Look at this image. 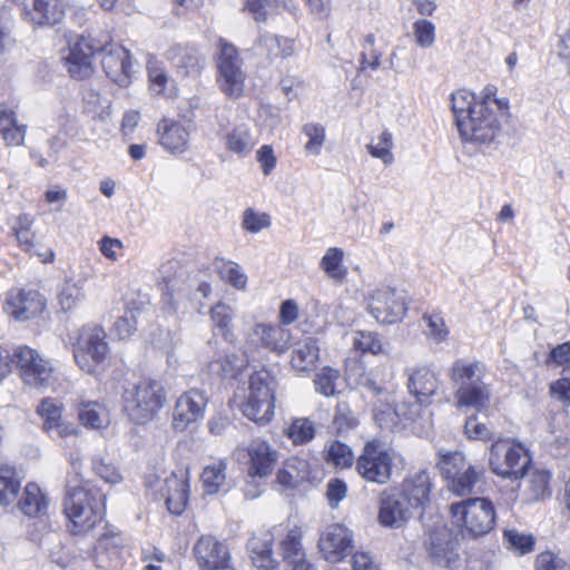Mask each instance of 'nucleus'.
<instances>
[{"instance_id":"nucleus-1","label":"nucleus","mask_w":570,"mask_h":570,"mask_svg":"<svg viewBox=\"0 0 570 570\" xmlns=\"http://www.w3.org/2000/svg\"><path fill=\"white\" fill-rule=\"evenodd\" d=\"M451 108L463 141L488 145L499 135L501 119L500 107L494 101L476 102L475 96L461 89L452 94Z\"/></svg>"},{"instance_id":"nucleus-2","label":"nucleus","mask_w":570,"mask_h":570,"mask_svg":"<svg viewBox=\"0 0 570 570\" xmlns=\"http://www.w3.org/2000/svg\"><path fill=\"white\" fill-rule=\"evenodd\" d=\"M489 374L485 363L466 357L456 358L449 368V379L455 386V406L482 411L489 407L492 385L487 382Z\"/></svg>"},{"instance_id":"nucleus-3","label":"nucleus","mask_w":570,"mask_h":570,"mask_svg":"<svg viewBox=\"0 0 570 570\" xmlns=\"http://www.w3.org/2000/svg\"><path fill=\"white\" fill-rule=\"evenodd\" d=\"M158 284L163 291V302L170 311L177 313L187 308V303L208 298L212 286L206 281L190 277L187 269L176 259L164 263L158 269Z\"/></svg>"},{"instance_id":"nucleus-4","label":"nucleus","mask_w":570,"mask_h":570,"mask_svg":"<svg viewBox=\"0 0 570 570\" xmlns=\"http://www.w3.org/2000/svg\"><path fill=\"white\" fill-rule=\"evenodd\" d=\"M106 495L92 485L71 487L68 481V492L63 510L71 522L73 534H86L102 520Z\"/></svg>"},{"instance_id":"nucleus-5","label":"nucleus","mask_w":570,"mask_h":570,"mask_svg":"<svg viewBox=\"0 0 570 570\" xmlns=\"http://www.w3.org/2000/svg\"><path fill=\"white\" fill-rule=\"evenodd\" d=\"M124 410L136 424H146L157 417L167 403V392L161 382L142 377L124 392Z\"/></svg>"},{"instance_id":"nucleus-6","label":"nucleus","mask_w":570,"mask_h":570,"mask_svg":"<svg viewBox=\"0 0 570 570\" xmlns=\"http://www.w3.org/2000/svg\"><path fill=\"white\" fill-rule=\"evenodd\" d=\"M275 387L276 381L267 370L253 373L240 404L244 416L258 424L268 423L274 415Z\"/></svg>"},{"instance_id":"nucleus-7","label":"nucleus","mask_w":570,"mask_h":570,"mask_svg":"<svg viewBox=\"0 0 570 570\" xmlns=\"http://www.w3.org/2000/svg\"><path fill=\"white\" fill-rule=\"evenodd\" d=\"M13 364L22 383L33 390L45 391L57 381L56 368L50 358L27 345L17 346L12 353Z\"/></svg>"},{"instance_id":"nucleus-8","label":"nucleus","mask_w":570,"mask_h":570,"mask_svg":"<svg viewBox=\"0 0 570 570\" xmlns=\"http://www.w3.org/2000/svg\"><path fill=\"white\" fill-rule=\"evenodd\" d=\"M489 468L503 479L519 480L531 463L528 450L511 439H499L489 448Z\"/></svg>"},{"instance_id":"nucleus-9","label":"nucleus","mask_w":570,"mask_h":570,"mask_svg":"<svg viewBox=\"0 0 570 570\" xmlns=\"http://www.w3.org/2000/svg\"><path fill=\"white\" fill-rule=\"evenodd\" d=\"M454 523L468 534L480 537L493 529L495 511L492 502L484 498L463 500L451 505Z\"/></svg>"},{"instance_id":"nucleus-10","label":"nucleus","mask_w":570,"mask_h":570,"mask_svg":"<svg viewBox=\"0 0 570 570\" xmlns=\"http://www.w3.org/2000/svg\"><path fill=\"white\" fill-rule=\"evenodd\" d=\"M244 348L253 357L262 351L284 354L292 345L291 331L278 324L255 322L244 330Z\"/></svg>"},{"instance_id":"nucleus-11","label":"nucleus","mask_w":570,"mask_h":570,"mask_svg":"<svg viewBox=\"0 0 570 570\" xmlns=\"http://www.w3.org/2000/svg\"><path fill=\"white\" fill-rule=\"evenodd\" d=\"M108 353L106 333L98 325L82 326L73 343V356L79 367L89 374L104 362Z\"/></svg>"},{"instance_id":"nucleus-12","label":"nucleus","mask_w":570,"mask_h":570,"mask_svg":"<svg viewBox=\"0 0 570 570\" xmlns=\"http://www.w3.org/2000/svg\"><path fill=\"white\" fill-rule=\"evenodd\" d=\"M393 455L385 450L379 441H368L362 453L356 459L355 470L357 474L370 483L384 485L392 476Z\"/></svg>"},{"instance_id":"nucleus-13","label":"nucleus","mask_w":570,"mask_h":570,"mask_svg":"<svg viewBox=\"0 0 570 570\" xmlns=\"http://www.w3.org/2000/svg\"><path fill=\"white\" fill-rule=\"evenodd\" d=\"M246 73L237 49L227 42L220 43L217 58V83L229 98H239L244 92Z\"/></svg>"},{"instance_id":"nucleus-14","label":"nucleus","mask_w":570,"mask_h":570,"mask_svg":"<svg viewBox=\"0 0 570 570\" xmlns=\"http://www.w3.org/2000/svg\"><path fill=\"white\" fill-rule=\"evenodd\" d=\"M193 553L200 570H234L228 547L214 535L198 538Z\"/></svg>"},{"instance_id":"nucleus-15","label":"nucleus","mask_w":570,"mask_h":570,"mask_svg":"<svg viewBox=\"0 0 570 570\" xmlns=\"http://www.w3.org/2000/svg\"><path fill=\"white\" fill-rule=\"evenodd\" d=\"M370 314L380 323L393 324L406 313V303L402 294L390 288L377 289L367 298Z\"/></svg>"},{"instance_id":"nucleus-16","label":"nucleus","mask_w":570,"mask_h":570,"mask_svg":"<svg viewBox=\"0 0 570 570\" xmlns=\"http://www.w3.org/2000/svg\"><path fill=\"white\" fill-rule=\"evenodd\" d=\"M413 508L396 488L385 489L380 497L379 522L386 528H401L412 517Z\"/></svg>"},{"instance_id":"nucleus-17","label":"nucleus","mask_w":570,"mask_h":570,"mask_svg":"<svg viewBox=\"0 0 570 570\" xmlns=\"http://www.w3.org/2000/svg\"><path fill=\"white\" fill-rule=\"evenodd\" d=\"M207 401L206 394L196 389L183 393L174 406L173 428L184 431L199 421L204 416Z\"/></svg>"},{"instance_id":"nucleus-18","label":"nucleus","mask_w":570,"mask_h":570,"mask_svg":"<svg viewBox=\"0 0 570 570\" xmlns=\"http://www.w3.org/2000/svg\"><path fill=\"white\" fill-rule=\"evenodd\" d=\"M98 51L102 52L101 66L107 77L120 87H128L132 72L129 51L119 45L98 47Z\"/></svg>"},{"instance_id":"nucleus-19","label":"nucleus","mask_w":570,"mask_h":570,"mask_svg":"<svg viewBox=\"0 0 570 570\" xmlns=\"http://www.w3.org/2000/svg\"><path fill=\"white\" fill-rule=\"evenodd\" d=\"M247 454L248 474L253 478H266L272 474L279 455L267 441L253 439L245 449Z\"/></svg>"},{"instance_id":"nucleus-20","label":"nucleus","mask_w":570,"mask_h":570,"mask_svg":"<svg viewBox=\"0 0 570 570\" xmlns=\"http://www.w3.org/2000/svg\"><path fill=\"white\" fill-rule=\"evenodd\" d=\"M98 51L90 39L80 37L69 46V52L63 58L65 67L73 79L82 80L94 72L92 58Z\"/></svg>"},{"instance_id":"nucleus-21","label":"nucleus","mask_w":570,"mask_h":570,"mask_svg":"<svg viewBox=\"0 0 570 570\" xmlns=\"http://www.w3.org/2000/svg\"><path fill=\"white\" fill-rule=\"evenodd\" d=\"M352 534L342 524H331L325 528L318 540V548L323 557L330 562H338L351 553L353 546Z\"/></svg>"},{"instance_id":"nucleus-22","label":"nucleus","mask_w":570,"mask_h":570,"mask_svg":"<svg viewBox=\"0 0 570 570\" xmlns=\"http://www.w3.org/2000/svg\"><path fill=\"white\" fill-rule=\"evenodd\" d=\"M43 308V297L33 289H11L4 305L7 314L17 321L30 320L40 314Z\"/></svg>"},{"instance_id":"nucleus-23","label":"nucleus","mask_w":570,"mask_h":570,"mask_svg":"<svg viewBox=\"0 0 570 570\" xmlns=\"http://www.w3.org/2000/svg\"><path fill=\"white\" fill-rule=\"evenodd\" d=\"M405 373L409 393L415 397L413 404H416L420 409L422 405L430 404L439 389L436 374L426 366L410 367Z\"/></svg>"},{"instance_id":"nucleus-24","label":"nucleus","mask_w":570,"mask_h":570,"mask_svg":"<svg viewBox=\"0 0 570 570\" xmlns=\"http://www.w3.org/2000/svg\"><path fill=\"white\" fill-rule=\"evenodd\" d=\"M429 557L434 564L455 570L459 563L456 543L451 539L448 531H432L426 540Z\"/></svg>"},{"instance_id":"nucleus-25","label":"nucleus","mask_w":570,"mask_h":570,"mask_svg":"<svg viewBox=\"0 0 570 570\" xmlns=\"http://www.w3.org/2000/svg\"><path fill=\"white\" fill-rule=\"evenodd\" d=\"M250 356L246 348L243 352L230 347L219 350L209 362L208 370L218 377L235 379L247 367Z\"/></svg>"},{"instance_id":"nucleus-26","label":"nucleus","mask_w":570,"mask_h":570,"mask_svg":"<svg viewBox=\"0 0 570 570\" xmlns=\"http://www.w3.org/2000/svg\"><path fill=\"white\" fill-rule=\"evenodd\" d=\"M63 17V6L59 0H26L23 18L35 26H53Z\"/></svg>"},{"instance_id":"nucleus-27","label":"nucleus","mask_w":570,"mask_h":570,"mask_svg":"<svg viewBox=\"0 0 570 570\" xmlns=\"http://www.w3.org/2000/svg\"><path fill=\"white\" fill-rule=\"evenodd\" d=\"M302 537L301 528L295 525L287 531L286 537L281 542L283 559L287 566L286 570H313L312 564L306 561Z\"/></svg>"},{"instance_id":"nucleus-28","label":"nucleus","mask_w":570,"mask_h":570,"mask_svg":"<svg viewBox=\"0 0 570 570\" xmlns=\"http://www.w3.org/2000/svg\"><path fill=\"white\" fill-rule=\"evenodd\" d=\"M420 415V407L416 404L399 403L395 406L381 404L374 409V420L382 429L391 430L402 420L415 421Z\"/></svg>"},{"instance_id":"nucleus-29","label":"nucleus","mask_w":570,"mask_h":570,"mask_svg":"<svg viewBox=\"0 0 570 570\" xmlns=\"http://www.w3.org/2000/svg\"><path fill=\"white\" fill-rule=\"evenodd\" d=\"M431 487L432 483L430 474L422 470L405 479L402 482L401 488L396 489L406 497V500L410 501L412 508L416 510L425 507L429 501Z\"/></svg>"},{"instance_id":"nucleus-30","label":"nucleus","mask_w":570,"mask_h":570,"mask_svg":"<svg viewBox=\"0 0 570 570\" xmlns=\"http://www.w3.org/2000/svg\"><path fill=\"white\" fill-rule=\"evenodd\" d=\"M188 488V480L175 474L165 480V487L161 491L170 513L179 515L184 512L189 495Z\"/></svg>"},{"instance_id":"nucleus-31","label":"nucleus","mask_w":570,"mask_h":570,"mask_svg":"<svg viewBox=\"0 0 570 570\" xmlns=\"http://www.w3.org/2000/svg\"><path fill=\"white\" fill-rule=\"evenodd\" d=\"M158 132L159 142L166 150L181 154L187 149L189 132L183 125L165 119L158 125Z\"/></svg>"},{"instance_id":"nucleus-32","label":"nucleus","mask_w":570,"mask_h":570,"mask_svg":"<svg viewBox=\"0 0 570 570\" xmlns=\"http://www.w3.org/2000/svg\"><path fill=\"white\" fill-rule=\"evenodd\" d=\"M273 534L263 532L253 535L247 542V549L253 564L258 570H272L275 567V560L272 556Z\"/></svg>"},{"instance_id":"nucleus-33","label":"nucleus","mask_w":570,"mask_h":570,"mask_svg":"<svg viewBox=\"0 0 570 570\" xmlns=\"http://www.w3.org/2000/svg\"><path fill=\"white\" fill-rule=\"evenodd\" d=\"M320 358L318 342L314 337H305L294 345L291 364L299 371H311L316 366Z\"/></svg>"},{"instance_id":"nucleus-34","label":"nucleus","mask_w":570,"mask_h":570,"mask_svg":"<svg viewBox=\"0 0 570 570\" xmlns=\"http://www.w3.org/2000/svg\"><path fill=\"white\" fill-rule=\"evenodd\" d=\"M551 473L543 469L531 470L528 474L524 489V500L535 503L549 499L552 494L550 488Z\"/></svg>"},{"instance_id":"nucleus-35","label":"nucleus","mask_w":570,"mask_h":570,"mask_svg":"<svg viewBox=\"0 0 570 570\" xmlns=\"http://www.w3.org/2000/svg\"><path fill=\"white\" fill-rule=\"evenodd\" d=\"M26 125L18 124L14 110L0 104V136L8 146H20L24 141Z\"/></svg>"},{"instance_id":"nucleus-36","label":"nucleus","mask_w":570,"mask_h":570,"mask_svg":"<svg viewBox=\"0 0 570 570\" xmlns=\"http://www.w3.org/2000/svg\"><path fill=\"white\" fill-rule=\"evenodd\" d=\"M309 475L308 462L301 458H289L277 472V482L285 488L295 489Z\"/></svg>"},{"instance_id":"nucleus-37","label":"nucleus","mask_w":570,"mask_h":570,"mask_svg":"<svg viewBox=\"0 0 570 570\" xmlns=\"http://www.w3.org/2000/svg\"><path fill=\"white\" fill-rule=\"evenodd\" d=\"M209 315L213 327L218 331L225 341L233 342L236 337L233 326V320L236 315L235 308L220 301L210 308Z\"/></svg>"},{"instance_id":"nucleus-38","label":"nucleus","mask_w":570,"mask_h":570,"mask_svg":"<svg viewBox=\"0 0 570 570\" xmlns=\"http://www.w3.org/2000/svg\"><path fill=\"white\" fill-rule=\"evenodd\" d=\"M256 47L271 58H285L293 53V40L269 32L259 35Z\"/></svg>"},{"instance_id":"nucleus-39","label":"nucleus","mask_w":570,"mask_h":570,"mask_svg":"<svg viewBox=\"0 0 570 570\" xmlns=\"http://www.w3.org/2000/svg\"><path fill=\"white\" fill-rule=\"evenodd\" d=\"M21 512L28 517H39L46 513L48 500L36 483H28L19 501Z\"/></svg>"},{"instance_id":"nucleus-40","label":"nucleus","mask_w":570,"mask_h":570,"mask_svg":"<svg viewBox=\"0 0 570 570\" xmlns=\"http://www.w3.org/2000/svg\"><path fill=\"white\" fill-rule=\"evenodd\" d=\"M21 488L20 480L13 466L0 465V507H8L17 500Z\"/></svg>"},{"instance_id":"nucleus-41","label":"nucleus","mask_w":570,"mask_h":570,"mask_svg":"<svg viewBox=\"0 0 570 570\" xmlns=\"http://www.w3.org/2000/svg\"><path fill=\"white\" fill-rule=\"evenodd\" d=\"M225 144L229 151L244 157L253 150L256 140L249 129L245 125H240L226 135Z\"/></svg>"},{"instance_id":"nucleus-42","label":"nucleus","mask_w":570,"mask_h":570,"mask_svg":"<svg viewBox=\"0 0 570 570\" xmlns=\"http://www.w3.org/2000/svg\"><path fill=\"white\" fill-rule=\"evenodd\" d=\"M85 279H66L58 293V303L63 312L77 307L85 297Z\"/></svg>"},{"instance_id":"nucleus-43","label":"nucleus","mask_w":570,"mask_h":570,"mask_svg":"<svg viewBox=\"0 0 570 570\" xmlns=\"http://www.w3.org/2000/svg\"><path fill=\"white\" fill-rule=\"evenodd\" d=\"M343 249L331 247L326 250L320 263V266L326 275L336 282H342L347 274V269L343 265Z\"/></svg>"},{"instance_id":"nucleus-44","label":"nucleus","mask_w":570,"mask_h":570,"mask_svg":"<svg viewBox=\"0 0 570 570\" xmlns=\"http://www.w3.org/2000/svg\"><path fill=\"white\" fill-rule=\"evenodd\" d=\"M216 271L219 277L234 288L238 291L246 289L248 278L237 263L225 259L217 261Z\"/></svg>"},{"instance_id":"nucleus-45","label":"nucleus","mask_w":570,"mask_h":570,"mask_svg":"<svg viewBox=\"0 0 570 570\" xmlns=\"http://www.w3.org/2000/svg\"><path fill=\"white\" fill-rule=\"evenodd\" d=\"M226 481V463L217 461L204 468L202 473V482L204 491L207 494H216L219 492Z\"/></svg>"},{"instance_id":"nucleus-46","label":"nucleus","mask_w":570,"mask_h":570,"mask_svg":"<svg viewBox=\"0 0 570 570\" xmlns=\"http://www.w3.org/2000/svg\"><path fill=\"white\" fill-rule=\"evenodd\" d=\"M324 459L336 469H345L353 464L354 455L345 443L332 441L324 449Z\"/></svg>"},{"instance_id":"nucleus-47","label":"nucleus","mask_w":570,"mask_h":570,"mask_svg":"<svg viewBox=\"0 0 570 570\" xmlns=\"http://www.w3.org/2000/svg\"><path fill=\"white\" fill-rule=\"evenodd\" d=\"M78 416L85 426L91 429H101L108 423L106 411L98 402H81Z\"/></svg>"},{"instance_id":"nucleus-48","label":"nucleus","mask_w":570,"mask_h":570,"mask_svg":"<svg viewBox=\"0 0 570 570\" xmlns=\"http://www.w3.org/2000/svg\"><path fill=\"white\" fill-rule=\"evenodd\" d=\"M168 58L178 72L185 77L197 71L198 59L196 55L181 46H174L168 51Z\"/></svg>"},{"instance_id":"nucleus-49","label":"nucleus","mask_w":570,"mask_h":570,"mask_svg":"<svg viewBox=\"0 0 570 570\" xmlns=\"http://www.w3.org/2000/svg\"><path fill=\"white\" fill-rule=\"evenodd\" d=\"M439 455L440 459L436 466L446 481L460 474V472L469 465L466 464L465 456L462 452H440Z\"/></svg>"},{"instance_id":"nucleus-50","label":"nucleus","mask_w":570,"mask_h":570,"mask_svg":"<svg viewBox=\"0 0 570 570\" xmlns=\"http://www.w3.org/2000/svg\"><path fill=\"white\" fill-rule=\"evenodd\" d=\"M279 8V0H245L243 11L252 16L256 22H266L276 14Z\"/></svg>"},{"instance_id":"nucleus-51","label":"nucleus","mask_w":570,"mask_h":570,"mask_svg":"<svg viewBox=\"0 0 570 570\" xmlns=\"http://www.w3.org/2000/svg\"><path fill=\"white\" fill-rule=\"evenodd\" d=\"M315 424L307 417L294 419L286 431V435L294 444H305L315 436Z\"/></svg>"},{"instance_id":"nucleus-52","label":"nucleus","mask_w":570,"mask_h":570,"mask_svg":"<svg viewBox=\"0 0 570 570\" xmlns=\"http://www.w3.org/2000/svg\"><path fill=\"white\" fill-rule=\"evenodd\" d=\"M302 134L307 137L304 146L306 154L318 156L326 139L325 127L321 124L308 122L303 126Z\"/></svg>"},{"instance_id":"nucleus-53","label":"nucleus","mask_w":570,"mask_h":570,"mask_svg":"<svg viewBox=\"0 0 570 570\" xmlns=\"http://www.w3.org/2000/svg\"><path fill=\"white\" fill-rule=\"evenodd\" d=\"M33 219L29 215H20L12 226V232L24 252H32L35 248V235L31 232Z\"/></svg>"},{"instance_id":"nucleus-54","label":"nucleus","mask_w":570,"mask_h":570,"mask_svg":"<svg viewBox=\"0 0 570 570\" xmlns=\"http://www.w3.org/2000/svg\"><path fill=\"white\" fill-rule=\"evenodd\" d=\"M147 71L151 90L157 95L165 94L170 79L163 63L156 58L150 57L147 61Z\"/></svg>"},{"instance_id":"nucleus-55","label":"nucleus","mask_w":570,"mask_h":570,"mask_svg":"<svg viewBox=\"0 0 570 570\" xmlns=\"http://www.w3.org/2000/svg\"><path fill=\"white\" fill-rule=\"evenodd\" d=\"M341 374L332 367H324L315 375V390L324 396H333L336 393L337 382Z\"/></svg>"},{"instance_id":"nucleus-56","label":"nucleus","mask_w":570,"mask_h":570,"mask_svg":"<svg viewBox=\"0 0 570 570\" xmlns=\"http://www.w3.org/2000/svg\"><path fill=\"white\" fill-rule=\"evenodd\" d=\"M504 539L510 548L520 556L530 553L534 549L535 538L530 533L510 529L504 531Z\"/></svg>"},{"instance_id":"nucleus-57","label":"nucleus","mask_w":570,"mask_h":570,"mask_svg":"<svg viewBox=\"0 0 570 570\" xmlns=\"http://www.w3.org/2000/svg\"><path fill=\"white\" fill-rule=\"evenodd\" d=\"M478 480V473L472 465H468L464 470L460 472V474L450 479L449 488L450 490L458 494L463 495L469 493L474 487Z\"/></svg>"},{"instance_id":"nucleus-58","label":"nucleus","mask_w":570,"mask_h":570,"mask_svg":"<svg viewBox=\"0 0 570 570\" xmlns=\"http://www.w3.org/2000/svg\"><path fill=\"white\" fill-rule=\"evenodd\" d=\"M353 346L362 354L376 355L382 352L383 345L377 334L367 331H357L353 337Z\"/></svg>"},{"instance_id":"nucleus-59","label":"nucleus","mask_w":570,"mask_h":570,"mask_svg":"<svg viewBox=\"0 0 570 570\" xmlns=\"http://www.w3.org/2000/svg\"><path fill=\"white\" fill-rule=\"evenodd\" d=\"M392 134L387 130H384L380 137L376 145H367V151L374 158L381 159L385 165H390L394 160V156L391 151L393 146Z\"/></svg>"},{"instance_id":"nucleus-60","label":"nucleus","mask_w":570,"mask_h":570,"mask_svg":"<svg viewBox=\"0 0 570 570\" xmlns=\"http://www.w3.org/2000/svg\"><path fill=\"white\" fill-rule=\"evenodd\" d=\"M61 404L53 399H43L38 405L37 412L43 419L45 431H50L51 426L61 419Z\"/></svg>"},{"instance_id":"nucleus-61","label":"nucleus","mask_w":570,"mask_h":570,"mask_svg":"<svg viewBox=\"0 0 570 570\" xmlns=\"http://www.w3.org/2000/svg\"><path fill=\"white\" fill-rule=\"evenodd\" d=\"M423 321L426 323V335L435 343H442L448 340L449 328L444 318L440 314L424 315Z\"/></svg>"},{"instance_id":"nucleus-62","label":"nucleus","mask_w":570,"mask_h":570,"mask_svg":"<svg viewBox=\"0 0 570 570\" xmlns=\"http://www.w3.org/2000/svg\"><path fill=\"white\" fill-rule=\"evenodd\" d=\"M415 42L421 48H431L435 42V27L425 19L416 20L413 24Z\"/></svg>"},{"instance_id":"nucleus-63","label":"nucleus","mask_w":570,"mask_h":570,"mask_svg":"<svg viewBox=\"0 0 570 570\" xmlns=\"http://www.w3.org/2000/svg\"><path fill=\"white\" fill-rule=\"evenodd\" d=\"M271 218L265 213H257L252 208H247L243 214L242 226L249 233H259L261 230L269 227Z\"/></svg>"},{"instance_id":"nucleus-64","label":"nucleus","mask_w":570,"mask_h":570,"mask_svg":"<svg viewBox=\"0 0 570 570\" xmlns=\"http://www.w3.org/2000/svg\"><path fill=\"white\" fill-rule=\"evenodd\" d=\"M535 570H570L568 562L551 551L538 554Z\"/></svg>"}]
</instances>
